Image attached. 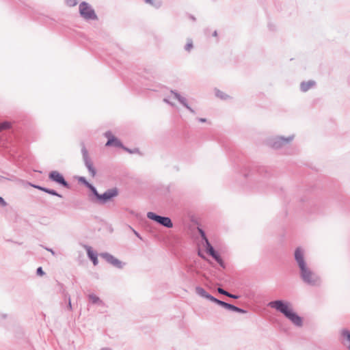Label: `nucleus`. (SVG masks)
Instances as JSON below:
<instances>
[{"label": "nucleus", "instance_id": "dca6fc26", "mask_svg": "<svg viewBox=\"0 0 350 350\" xmlns=\"http://www.w3.org/2000/svg\"><path fill=\"white\" fill-rule=\"evenodd\" d=\"M78 180H79L83 184L88 186L89 188H90L91 191H92V187H94L91 184H89L88 181H86L85 178L83 177H80L78 178Z\"/></svg>", "mask_w": 350, "mask_h": 350}, {"label": "nucleus", "instance_id": "5701e85b", "mask_svg": "<svg viewBox=\"0 0 350 350\" xmlns=\"http://www.w3.org/2000/svg\"><path fill=\"white\" fill-rule=\"evenodd\" d=\"M343 334H344L345 336L347 337V340L349 342V347L350 349V332H345Z\"/></svg>", "mask_w": 350, "mask_h": 350}, {"label": "nucleus", "instance_id": "423d86ee", "mask_svg": "<svg viewBox=\"0 0 350 350\" xmlns=\"http://www.w3.org/2000/svg\"><path fill=\"white\" fill-rule=\"evenodd\" d=\"M200 232H201V234L205 241V243H206V250L207 252L215 259L217 263H219L222 267H224V262H223L222 259L221 258L220 256L218 253H217L215 250L213 249V246L211 245V244L208 242V240L205 237L204 232L202 230H200Z\"/></svg>", "mask_w": 350, "mask_h": 350}, {"label": "nucleus", "instance_id": "ddd939ff", "mask_svg": "<svg viewBox=\"0 0 350 350\" xmlns=\"http://www.w3.org/2000/svg\"><path fill=\"white\" fill-rule=\"evenodd\" d=\"M314 85V82L312 81H309L307 82H304L301 85V89L303 92H307L311 88H312Z\"/></svg>", "mask_w": 350, "mask_h": 350}, {"label": "nucleus", "instance_id": "c85d7f7f", "mask_svg": "<svg viewBox=\"0 0 350 350\" xmlns=\"http://www.w3.org/2000/svg\"><path fill=\"white\" fill-rule=\"evenodd\" d=\"M0 204H2L3 206L5 205V202L2 197H0Z\"/></svg>", "mask_w": 350, "mask_h": 350}, {"label": "nucleus", "instance_id": "9d476101", "mask_svg": "<svg viewBox=\"0 0 350 350\" xmlns=\"http://www.w3.org/2000/svg\"><path fill=\"white\" fill-rule=\"evenodd\" d=\"M105 146H113L116 147H122V148L126 150L128 152H131L129 150L123 147L121 142H120V140L115 137H112V138H109V139L108 140L107 144H105Z\"/></svg>", "mask_w": 350, "mask_h": 350}, {"label": "nucleus", "instance_id": "1a4fd4ad", "mask_svg": "<svg viewBox=\"0 0 350 350\" xmlns=\"http://www.w3.org/2000/svg\"><path fill=\"white\" fill-rule=\"evenodd\" d=\"M49 178L53 181H55L64 186H66V182L65 181L64 176H62L57 171L51 172L49 174Z\"/></svg>", "mask_w": 350, "mask_h": 350}, {"label": "nucleus", "instance_id": "412c9836", "mask_svg": "<svg viewBox=\"0 0 350 350\" xmlns=\"http://www.w3.org/2000/svg\"><path fill=\"white\" fill-rule=\"evenodd\" d=\"M193 48V43L191 41H188L187 44L185 45V49L188 51H190Z\"/></svg>", "mask_w": 350, "mask_h": 350}, {"label": "nucleus", "instance_id": "aec40b11", "mask_svg": "<svg viewBox=\"0 0 350 350\" xmlns=\"http://www.w3.org/2000/svg\"><path fill=\"white\" fill-rule=\"evenodd\" d=\"M87 252H88V255L89 258H90V259H92V258H94L97 257L96 254V253H94V252L92 250V249H91L90 247H88V248L87 249Z\"/></svg>", "mask_w": 350, "mask_h": 350}, {"label": "nucleus", "instance_id": "f03ea898", "mask_svg": "<svg viewBox=\"0 0 350 350\" xmlns=\"http://www.w3.org/2000/svg\"><path fill=\"white\" fill-rule=\"evenodd\" d=\"M269 306L271 308H275L276 310L282 312L286 317L288 318L293 323L297 326L302 325V319L296 312H293L291 306L287 302H283L280 300L269 302Z\"/></svg>", "mask_w": 350, "mask_h": 350}, {"label": "nucleus", "instance_id": "f3484780", "mask_svg": "<svg viewBox=\"0 0 350 350\" xmlns=\"http://www.w3.org/2000/svg\"><path fill=\"white\" fill-rule=\"evenodd\" d=\"M89 300L93 304H96L100 301L99 297L95 295H89Z\"/></svg>", "mask_w": 350, "mask_h": 350}, {"label": "nucleus", "instance_id": "39448f33", "mask_svg": "<svg viewBox=\"0 0 350 350\" xmlns=\"http://www.w3.org/2000/svg\"><path fill=\"white\" fill-rule=\"evenodd\" d=\"M147 217L149 219L155 221L160 225L164 226L166 228H172V222L170 217H161L160 215H156L152 212H148L147 214Z\"/></svg>", "mask_w": 350, "mask_h": 350}, {"label": "nucleus", "instance_id": "7c9ffc66", "mask_svg": "<svg viewBox=\"0 0 350 350\" xmlns=\"http://www.w3.org/2000/svg\"><path fill=\"white\" fill-rule=\"evenodd\" d=\"M200 121L202 122H205L206 120L204 118L200 119Z\"/></svg>", "mask_w": 350, "mask_h": 350}, {"label": "nucleus", "instance_id": "20e7f679", "mask_svg": "<svg viewBox=\"0 0 350 350\" xmlns=\"http://www.w3.org/2000/svg\"><path fill=\"white\" fill-rule=\"evenodd\" d=\"M165 101L172 105H175L176 102H180L183 105V106H185L187 109L193 113V109L187 105L185 98H182L180 94H178L174 92H170V94H167L166 98H165Z\"/></svg>", "mask_w": 350, "mask_h": 350}, {"label": "nucleus", "instance_id": "0eeeda50", "mask_svg": "<svg viewBox=\"0 0 350 350\" xmlns=\"http://www.w3.org/2000/svg\"><path fill=\"white\" fill-rule=\"evenodd\" d=\"M200 232H201V234L205 241V243H206V250L207 252L215 259L217 263H219L222 267H224V262H223L222 259L221 258L220 256L218 253H217L215 250L213 249V246L211 245V244L208 242V240L205 237L204 232L202 230H200Z\"/></svg>", "mask_w": 350, "mask_h": 350}, {"label": "nucleus", "instance_id": "2eb2a0df", "mask_svg": "<svg viewBox=\"0 0 350 350\" xmlns=\"http://www.w3.org/2000/svg\"><path fill=\"white\" fill-rule=\"evenodd\" d=\"M204 298H208L210 301L214 302V303H216L217 304L219 305V303H221L222 301L219 300V299H217L215 297L210 295L208 293L206 294V295H205Z\"/></svg>", "mask_w": 350, "mask_h": 350}, {"label": "nucleus", "instance_id": "4468645a", "mask_svg": "<svg viewBox=\"0 0 350 350\" xmlns=\"http://www.w3.org/2000/svg\"><path fill=\"white\" fill-rule=\"evenodd\" d=\"M10 128V122H1L0 123V132H2L4 130H7Z\"/></svg>", "mask_w": 350, "mask_h": 350}, {"label": "nucleus", "instance_id": "4be33fe9", "mask_svg": "<svg viewBox=\"0 0 350 350\" xmlns=\"http://www.w3.org/2000/svg\"><path fill=\"white\" fill-rule=\"evenodd\" d=\"M218 292H219V293L224 294V295H225L226 296H231L230 293H227L226 291H224L221 288H218Z\"/></svg>", "mask_w": 350, "mask_h": 350}, {"label": "nucleus", "instance_id": "bb28decb", "mask_svg": "<svg viewBox=\"0 0 350 350\" xmlns=\"http://www.w3.org/2000/svg\"><path fill=\"white\" fill-rule=\"evenodd\" d=\"M112 263L116 265H118L120 264V261L117 259H115V258H113L112 260Z\"/></svg>", "mask_w": 350, "mask_h": 350}, {"label": "nucleus", "instance_id": "a211bd4d", "mask_svg": "<svg viewBox=\"0 0 350 350\" xmlns=\"http://www.w3.org/2000/svg\"><path fill=\"white\" fill-rule=\"evenodd\" d=\"M36 188H38V189L40 190H42V191H44L45 192H47L50 194H52L53 196H59V195L57 193H55V191L54 190H49V189H44V188H42L41 187H36Z\"/></svg>", "mask_w": 350, "mask_h": 350}, {"label": "nucleus", "instance_id": "6e6552de", "mask_svg": "<svg viewBox=\"0 0 350 350\" xmlns=\"http://www.w3.org/2000/svg\"><path fill=\"white\" fill-rule=\"evenodd\" d=\"M81 15L87 19H94L96 17L91 6L87 3L83 2L79 5Z\"/></svg>", "mask_w": 350, "mask_h": 350}, {"label": "nucleus", "instance_id": "2f4dec72", "mask_svg": "<svg viewBox=\"0 0 350 350\" xmlns=\"http://www.w3.org/2000/svg\"><path fill=\"white\" fill-rule=\"evenodd\" d=\"M145 1H146L148 3H151V0H145Z\"/></svg>", "mask_w": 350, "mask_h": 350}, {"label": "nucleus", "instance_id": "7ed1b4c3", "mask_svg": "<svg viewBox=\"0 0 350 350\" xmlns=\"http://www.w3.org/2000/svg\"><path fill=\"white\" fill-rule=\"evenodd\" d=\"M92 192L94 195L96 196L98 200L102 203L109 201L113 198L117 196L119 193V191L116 188L111 189L101 195L98 193L97 190L94 187H92Z\"/></svg>", "mask_w": 350, "mask_h": 350}, {"label": "nucleus", "instance_id": "473e14b6", "mask_svg": "<svg viewBox=\"0 0 350 350\" xmlns=\"http://www.w3.org/2000/svg\"><path fill=\"white\" fill-rule=\"evenodd\" d=\"M69 307H70V308H71V304H70V301L69 302Z\"/></svg>", "mask_w": 350, "mask_h": 350}, {"label": "nucleus", "instance_id": "9b49d317", "mask_svg": "<svg viewBox=\"0 0 350 350\" xmlns=\"http://www.w3.org/2000/svg\"><path fill=\"white\" fill-rule=\"evenodd\" d=\"M83 157H85L86 167H88V171L90 172L92 176L94 177L95 175L96 174V171H95L92 162L90 160H88V159L87 157L88 152H87L86 150H83Z\"/></svg>", "mask_w": 350, "mask_h": 350}, {"label": "nucleus", "instance_id": "cd10ccee", "mask_svg": "<svg viewBox=\"0 0 350 350\" xmlns=\"http://www.w3.org/2000/svg\"><path fill=\"white\" fill-rule=\"evenodd\" d=\"M92 260L93 264L94 265H98V258H97V257L92 258Z\"/></svg>", "mask_w": 350, "mask_h": 350}, {"label": "nucleus", "instance_id": "f8f14e48", "mask_svg": "<svg viewBox=\"0 0 350 350\" xmlns=\"http://www.w3.org/2000/svg\"><path fill=\"white\" fill-rule=\"evenodd\" d=\"M219 306L228 309V310H230L233 312H244V311L241 309V308H237L236 306H234L230 304H228L226 302H219Z\"/></svg>", "mask_w": 350, "mask_h": 350}, {"label": "nucleus", "instance_id": "a878e982", "mask_svg": "<svg viewBox=\"0 0 350 350\" xmlns=\"http://www.w3.org/2000/svg\"><path fill=\"white\" fill-rule=\"evenodd\" d=\"M105 137H107L108 138V140L109 139V138H111V137H114V136L113 135L112 133L108 132V133H105Z\"/></svg>", "mask_w": 350, "mask_h": 350}, {"label": "nucleus", "instance_id": "393cba45", "mask_svg": "<svg viewBox=\"0 0 350 350\" xmlns=\"http://www.w3.org/2000/svg\"><path fill=\"white\" fill-rule=\"evenodd\" d=\"M37 274L41 276L44 275V271L42 267H39L37 269Z\"/></svg>", "mask_w": 350, "mask_h": 350}, {"label": "nucleus", "instance_id": "c756f323", "mask_svg": "<svg viewBox=\"0 0 350 350\" xmlns=\"http://www.w3.org/2000/svg\"><path fill=\"white\" fill-rule=\"evenodd\" d=\"M228 297H231V298H237V295H232V294H231V296H228Z\"/></svg>", "mask_w": 350, "mask_h": 350}, {"label": "nucleus", "instance_id": "6ab92c4d", "mask_svg": "<svg viewBox=\"0 0 350 350\" xmlns=\"http://www.w3.org/2000/svg\"><path fill=\"white\" fill-rule=\"evenodd\" d=\"M196 292H197V293H198V295H200L204 297H205V295L206 294H208V293H206L202 287H197Z\"/></svg>", "mask_w": 350, "mask_h": 350}, {"label": "nucleus", "instance_id": "b1692460", "mask_svg": "<svg viewBox=\"0 0 350 350\" xmlns=\"http://www.w3.org/2000/svg\"><path fill=\"white\" fill-rule=\"evenodd\" d=\"M67 3H68V5L70 6H75L77 5V1L76 0H68V1H67Z\"/></svg>", "mask_w": 350, "mask_h": 350}, {"label": "nucleus", "instance_id": "f257e3e1", "mask_svg": "<svg viewBox=\"0 0 350 350\" xmlns=\"http://www.w3.org/2000/svg\"><path fill=\"white\" fill-rule=\"evenodd\" d=\"M295 259L299 269H301V275L303 280L310 285L316 284L319 281V278H317L316 275L311 271L307 264L305 262L302 249H296Z\"/></svg>", "mask_w": 350, "mask_h": 350}]
</instances>
